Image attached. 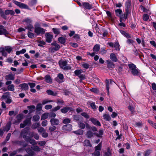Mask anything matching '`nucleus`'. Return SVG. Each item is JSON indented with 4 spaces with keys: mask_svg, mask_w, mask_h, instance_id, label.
Wrapping results in <instances>:
<instances>
[{
    "mask_svg": "<svg viewBox=\"0 0 156 156\" xmlns=\"http://www.w3.org/2000/svg\"><path fill=\"white\" fill-rule=\"evenodd\" d=\"M46 41L48 43H50L53 37V36L49 33H46L45 34Z\"/></svg>",
    "mask_w": 156,
    "mask_h": 156,
    "instance_id": "nucleus-16",
    "label": "nucleus"
},
{
    "mask_svg": "<svg viewBox=\"0 0 156 156\" xmlns=\"http://www.w3.org/2000/svg\"><path fill=\"white\" fill-rule=\"evenodd\" d=\"M106 52V51L105 50V48H102L100 51V53L102 55H103L105 54Z\"/></svg>",
    "mask_w": 156,
    "mask_h": 156,
    "instance_id": "nucleus-55",
    "label": "nucleus"
},
{
    "mask_svg": "<svg viewBox=\"0 0 156 156\" xmlns=\"http://www.w3.org/2000/svg\"><path fill=\"white\" fill-rule=\"evenodd\" d=\"M7 88L9 90L13 91L14 90V86L13 84H10L8 86Z\"/></svg>",
    "mask_w": 156,
    "mask_h": 156,
    "instance_id": "nucleus-39",
    "label": "nucleus"
},
{
    "mask_svg": "<svg viewBox=\"0 0 156 156\" xmlns=\"http://www.w3.org/2000/svg\"><path fill=\"white\" fill-rule=\"evenodd\" d=\"M83 72L82 70L77 69L74 72L75 74L78 76L80 75L81 73Z\"/></svg>",
    "mask_w": 156,
    "mask_h": 156,
    "instance_id": "nucleus-42",
    "label": "nucleus"
},
{
    "mask_svg": "<svg viewBox=\"0 0 156 156\" xmlns=\"http://www.w3.org/2000/svg\"><path fill=\"white\" fill-rule=\"evenodd\" d=\"M19 86L21 87L23 90H26L28 89V86L26 83H23L20 84Z\"/></svg>",
    "mask_w": 156,
    "mask_h": 156,
    "instance_id": "nucleus-26",
    "label": "nucleus"
},
{
    "mask_svg": "<svg viewBox=\"0 0 156 156\" xmlns=\"http://www.w3.org/2000/svg\"><path fill=\"white\" fill-rule=\"evenodd\" d=\"M64 78L63 75L61 73H59L55 79L58 82L61 83L64 81Z\"/></svg>",
    "mask_w": 156,
    "mask_h": 156,
    "instance_id": "nucleus-12",
    "label": "nucleus"
},
{
    "mask_svg": "<svg viewBox=\"0 0 156 156\" xmlns=\"http://www.w3.org/2000/svg\"><path fill=\"white\" fill-rule=\"evenodd\" d=\"M32 149L37 152H39L40 150V149L37 146H34L32 147Z\"/></svg>",
    "mask_w": 156,
    "mask_h": 156,
    "instance_id": "nucleus-52",
    "label": "nucleus"
},
{
    "mask_svg": "<svg viewBox=\"0 0 156 156\" xmlns=\"http://www.w3.org/2000/svg\"><path fill=\"white\" fill-rule=\"evenodd\" d=\"M27 28L30 31H32L34 29V27L31 24H29L27 26Z\"/></svg>",
    "mask_w": 156,
    "mask_h": 156,
    "instance_id": "nucleus-50",
    "label": "nucleus"
},
{
    "mask_svg": "<svg viewBox=\"0 0 156 156\" xmlns=\"http://www.w3.org/2000/svg\"><path fill=\"white\" fill-rule=\"evenodd\" d=\"M70 122V120L68 118H66L64 119L63 121V122L64 123H68Z\"/></svg>",
    "mask_w": 156,
    "mask_h": 156,
    "instance_id": "nucleus-61",
    "label": "nucleus"
},
{
    "mask_svg": "<svg viewBox=\"0 0 156 156\" xmlns=\"http://www.w3.org/2000/svg\"><path fill=\"white\" fill-rule=\"evenodd\" d=\"M12 48L10 46H6L0 48V51L2 52V55L4 56H6L7 53L5 52L7 51L10 53L12 51Z\"/></svg>",
    "mask_w": 156,
    "mask_h": 156,
    "instance_id": "nucleus-7",
    "label": "nucleus"
},
{
    "mask_svg": "<svg viewBox=\"0 0 156 156\" xmlns=\"http://www.w3.org/2000/svg\"><path fill=\"white\" fill-rule=\"evenodd\" d=\"M107 64V66L109 68H113L114 67V63L112 62L110 60H107L106 61Z\"/></svg>",
    "mask_w": 156,
    "mask_h": 156,
    "instance_id": "nucleus-23",
    "label": "nucleus"
},
{
    "mask_svg": "<svg viewBox=\"0 0 156 156\" xmlns=\"http://www.w3.org/2000/svg\"><path fill=\"white\" fill-rule=\"evenodd\" d=\"M90 91L94 93H98V90L96 88H93L90 89Z\"/></svg>",
    "mask_w": 156,
    "mask_h": 156,
    "instance_id": "nucleus-63",
    "label": "nucleus"
},
{
    "mask_svg": "<svg viewBox=\"0 0 156 156\" xmlns=\"http://www.w3.org/2000/svg\"><path fill=\"white\" fill-rule=\"evenodd\" d=\"M46 92L49 95L55 96L57 94V93L56 92H54L50 90H47Z\"/></svg>",
    "mask_w": 156,
    "mask_h": 156,
    "instance_id": "nucleus-28",
    "label": "nucleus"
},
{
    "mask_svg": "<svg viewBox=\"0 0 156 156\" xmlns=\"http://www.w3.org/2000/svg\"><path fill=\"white\" fill-rule=\"evenodd\" d=\"M26 152L30 155L33 156L34 154V152L30 148L26 149Z\"/></svg>",
    "mask_w": 156,
    "mask_h": 156,
    "instance_id": "nucleus-38",
    "label": "nucleus"
},
{
    "mask_svg": "<svg viewBox=\"0 0 156 156\" xmlns=\"http://www.w3.org/2000/svg\"><path fill=\"white\" fill-rule=\"evenodd\" d=\"M83 130L81 129H79L76 131H74L73 132L74 133L76 134L81 135L83 134Z\"/></svg>",
    "mask_w": 156,
    "mask_h": 156,
    "instance_id": "nucleus-31",
    "label": "nucleus"
},
{
    "mask_svg": "<svg viewBox=\"0 0 156 156\" xmlns=\"http://www.w3.org/2000/svg\"><path fill=\"white\" fill-rule=\"evenodd\" d=\"M114 47L115 48L116 50H119V45L118 42H116L115 43Z\"/></svg>",
    "mask_w": 156,
    "mask_h": 156,
    "instance_id": "nucleus-46",
    "label": "nucleus"
},
{
    "mask_svg": "<svg viewBox=\"0 0 156 156\" xmlns=\"http://www.w3.org/2000/svg\"><path fill=\"white\" fill-rule=\"evenodd\" d=\"M45 30L42 28L39 27V25L38 23L36 24L34 26V32L37 35L43 34L45 32Z\"/></svg>",
    "mask_w": 156,
    "mask_h": 156,
    "instance_id": "nucleus-5",
    "label": "nucleus"
},
{
    "mask_svg": "<svg viewBox=\"0 0 156 156\" xmlns=\"http://www.w3.org/2000/svg\"><path fill=\"white\" fill-rule=\"evenodd\" d=\"M38 43H39L38 45L41 47L43 46V45H44L46 44L45 42L44 41H39Z\"/></svg>",
    "mask_w": 156,
    "mask_h": 156,
    "instance_id": "nucleus-49",
    "label": "nucleus"
},
{
    "mask_svg": "<svg viewBox=\"0 0 156 156\" xmlns=\"http://www.w3.org/2000/svg\"><path fill=\"white\" fill-rule=\"evenodd\" d=\"M26 50L25 49H23L21 50L20 51H17L16 52L17 55H19L21 54H23L26 52Z\"/></svg>",
    "mask_w": 156,
    "mask_h": 156,
    "instance_id": "nucleus-43",
    "label": "nucleus"
},
{
    "mask_svg": "<svg viewBox=\"0 0 156 156\" xmlns=\"http://www.w3.org/2000/svg\"><path fill=\"white\" fill-rule=\"evenodd\" d=\"M28 36L29 37L32 38L34 36V34L30 32H28L27 33Z\"/></svg>",
    "mask_w": 156,
    "mask_h": 156,
    "instance_id": "nucleus-57",
    "label": "nucleus"
},
{
    "mask_svg": "<svg viewBox=\"0 0 156 156\" xmlns=\"http://www.w3.org/2000/svg\"><path fill=\"white\" fill-rule=\"evenodd\" d=\"M104 156H111V153L109 149L108 150L107 152L105 153Z\"/></svg>",
    "mask_w": 156,
    "mask_h": 156,
    "instance_id": "nucleus-62",
    "label": "nucleus"
},
{
    "mask_svg": "<svg viewBox=\"0 0 156 156\" xmlns=\"http://www.w3.org/2000/svg\"><path fill=\"white\" fill-rule=\"evenodd\" d=\"M90 106L93 109V111H95L97 108V106L95 105L94 102H93L91 103L90 104Z\"/></svg>",
    "mask_w": 156,
    "mask_h": 156,
    "instance_id": "nucleus-41",
    "label": "nucleus"
},
{
    "mask_svg": "<svg viewBox=\"0 0 156 156\" xmlns=\"http://www.w3.org/2000/svg\"><path fill=\"white\" fill-rule=\"evenodd\" d=\"M115 15L116 16L120 17V20H122V19H125L126 20L127 19V17L128 16H127L126 17H124V14H122V12L121 9H117L115 10Z\"/></svg>",
    "mask_w": 156,
    "mask_h": 156,
    "instance_id": "nucleus-8",
    "label": "nucleus"
},
{
    "mask_svg": "<svg viewBox=\"0 0 156 156\" xmlns=\"http://www.w3.org/2000/svg\"><path fill=\"white\" fill-rule=\"evenodd\" d=\"M93 156H100V153L99 151H95V152L92 154Z\"/></svg>",
    "mask_w": 156,
    "mask_h": 156,
    "instance_id": "nucleus-53",
    "label": "nucleus"
},
{
    "mask_svg": "<svg viewBox=\"0 0 156 156\" xmlns=\"http://www.w3.org/2000/svg\"><path fill=\"white\" fill-rule=\"evenodd\" d=\"M100 49V45L96 44L94 46L93 50L94 52H98L99 51Z\"/></svg>",
    "mask_w": 156,
    "mask_h": 156,
    "instance_id": "nucleus-29",
    "label": "nucleus"
},
{
    "mask_svg": "<svg viewBox=\"0 0 156 156\" xmlns=\"http://www.w3.org/2000/svg\"><path fill=\"white\" fill-rule=\"evenodd\" d=\"M94 134H95L94 133H93L91 131L89 130L87 132L86 135L88 138H91Z\"/></svg>",
    "mask_w": 156,
    "mask_h": 156,
    "instance_id": "nucleus-33",
    "label": "nucleus"
},
{
    "mask_svg": "<svg viewBox=\"0 0 156 156\" xmlns=\"http://www.w3.org/2000/svg\"><path fill=\"white\" fill-rule=\"evenodd\" d=\"M40 119L39 116L38 115H35L33 116V119L34 121H38Z\"/></svg>",
    "mask_w": 156,
    "mask_h": 156,
    "instance_id": "nucleus-58",
    "label": "nucleus"
},
{
    "mask_svg": "<svg viewBox=\"0 0 156 156\" xmlns=\"http://www.w3.org/2000/svg\"><path fill=\"white\" fill-rule=\"evenodd\" d=\"M131 5V2L130 0H127L125 3V13L124 15V17H126L127 16H129L131 14L130 6Z\"/></svg>",
    "mask_w": 156,
    "mask_h": 156,
    "instance_id": "nucleus-2",
    "label": "nucleus"
},
{
    "mask_svg": "<svg viewBox=\"0 0 156 156\" xmlns=\"http://www.w3.org/2000/svg\"><path fill=\"white\" fill-rule=\"evenodd\" d=\"M45 81L49 83H50L52 82V79L49 75H46L44 77Z\"/></svg>",
    "mask_w": 156,
    "mask_h": 156,
    "instance_id": "nucleus-32",
    "label": "nucleus"
},
{
    "mask_svg": "<svg viewBox=\"0 0 156 156\" xmlns=\"http://www.w3.org/2000/svg\"><path fill=\"white\" fill-rule=\"evenodd\" d=\"M49 115V113H45L42 115L41 117V120H44L46 119Z\"/></svg>",
    "mask_w": 156,
    "mask_h": 156,
    "instance_id": "nucleus-40",
    "label": "nucleus"
},
{
    "mask_svg": "<svg viewBox=\"0 0 156 156\" xmlns=\"http://www.w3.org/2000/svg\"><path fill=\"white\" fill-rule=\"evenodd\" d=\"M148 122L151 124L152 126H153L154 128L156 129V123L154 122H153L151 120H148Z\"/></svg>",
    "mask_w": 156,
    "mask_h": 156,
    "instance_id": "nucleus-48",
    "label": "nucleus"
},
{
    "mask_svg": "<svg viewBox=\"0 0 156 156\" xmlns=\"http://www.w3.org/2000/svg\"><path fill=\"white\" fill-rule=\"evenodd\" d=\"M82 6L85 9L88 10H90L93 8V5L87 2H83L82 3Z\"/></svg>",
    "mask_w": 156,
    "mask_h": 156,
    "instance_id": "nucleus-11",
    "label": "nucleus"
},
{
    "mask_svg": "<svg viewBox=\"0 0 156 156\" xmlns=\"http://www.w3.org/2000/svg\"><path fill=\"white\" fill-rule=\"evenodd\" d=\"M129 68L131 70V73L134 76H138L140 74V70L137 68L134 64L129 65Z\"/></svg>",
    "mask_w": 156,
    "mask_h": 156,
    "instance_id": "nucleus-4",
    "label": "nucleus"
},
{
    "mask_svg": "<svg viewBox=\"0 0 156 156\" xmlns=\"http://www.w3.org/2000/svg\"><path fill=\"white\" fill-rule=\"evenodd\" d=\"M29 135L31 137L34 136V138L36 140H38L39 138V136L38 134L36 133L34 135V132L30 133Z\"/></svg>",
    "mask_w": 156,
    "mask_h": 156,
    "instance_id": "nucleus-30",
    "label": "nucleus"
},
{
    "mask_svg": "<svg viewBox=\"0 0 156 156\" xmlns=\"http://www.w3.org/2000/svg\"><path fill=\"white\" fill-rule=\"evenodd\" d=\"M59 64L60 67L64 70H69L71 69V67L67 65L66 61H60Z\"/></svg>",
    "mask_w": 156,
    "mask_h": 156,
    "instance_id": "nucleus-6",
    "label": "nucleus"
},
{
    "mask_svg": "<svg viewBox=\"0 0 156 156\" xmlns=\"http://www.w3.org/2000/svg\"><path fill=\"white\" fill-rule=\"evenodd\" d=\"M60 45L56 41L53 42L51 44V47L49 50L51 51L54 52L58 50L60 48Z\"/></svg>",
    "mask_w": 156,
    "mask_h": 156,
    "instance_id": "nucleus-9",
    "label": "nucleus"
},
{
    "mask_svg": "<svg viewBox=\"0 0 156 156\" xmlns=\"http://www.w3.org/2000/svg\"><path fill=\"white\" fill-rule=\"evenodd\" d=\"M15 14L14 12L12 10H6L4 12L2 9L0 8V15L4 19H6V15L10 14L11 16Z\"/></svg>",
    "mask_w": 156,
    "mask_h": 156,
    "instance_id": "nucleus-3",
    "label": "nucleus"
},
{
    "mask_svg": "<svg viewBox=\"0 0 156 156\" xmlns=\"http://www.w3.org/2000/svg\"><path fill=\"white\" fill-rule=\"evenodd\" d=\"M14 3L21 9H29L28 6L24 3L18 2L16 1H14Z\"/></svg>",
    "mask_w": 156,
    "mask_h": 156,
    "instance_id": "nucleus-10",
    "label": "nucleus"
},
{
    "mask_svg": "<svg viewBox=\"0 0 156 156\" xmlns=\"http://www.w3.org/2000/svg\"><path fill=\"white\" fill-rule=\"evenodd\" d=\"M50 122L52 125H57L59 124V120L56 119H51L50 120Z\"/></svg>",
    "mask_w": 156,
    "mask_h": 156,
    "instance_id": "nucleus-18",
    "label": "nucleus"
},
{
    "mask_svg": "<svg viewBox=\"0 0 156 156\" xmlns=\"http://www.w3.org/2000/svg\"><path fill=\"white\" fill-rule=\"evenodd\" d=\"M42 104H41V103H39L37 104V110H41V109L42 108Z\"/></svg>",
    "mask_w": 156,
    "mask_h": 156,
    "instance_id": "nucleus-60",
    "label": "nucleus"
},
{
    "mask_svg": "<svg viewBox=\"0 0 156 156\" xmlns=\"http://www.w3.org/2000/svg\"><path fill=\"white\" fill-rule=\"evenodd\" d=\"M78 124L79 127L81 129H84L86 127L85 124L82 122H79Z\"/></svg>",
    "mask_w": 156,
    "mask_h": 156,
    "instance_id": "nucleus-34",
    "label": "nucleus"
},
{
    "mask_svg": "<svg viewBox=\"0 0 156 156\" xmlns=\"http://www.w3.org/2000/svg\"><path fill=\"white\" fill-rule=\"evenodd\" d=\"M58 41L61 44H63L65 43L66 39L65 38L62 37H60L58 39Z\"/></svg>",
    "mask_w": 156,
    "mask_h": 156,
    "instance_id": "nucleus-37",
    "label": "nucleus"
},
{
    "mask_svg": "<svg viewBox=\"0 0 156 156\" xmlns=\"http://www.w3.org/2000/svg\"><path fill=\"white\" fill-rule=\"evenodd\" d=\"M81 115L86 119H88L89 117V115L85 112H83L81 113Z\"/></svg>",
    "mask_w": 156,
    "mask_h": 156,
    "instance_id": "nucleus-54",
    "label": "nucleus"
},
{
    "mask_svg": "<svg viewBox=\"0 0 156 156\" xmlns=\"http://www.w3.org/2000/svg\"><path fill=\"white\" fill-rule=\"evenodd\" d=\"M30 124V119H28L24 121L23 123L20 124V128H23L26 125H29Z\"/></svg>",
    "mask_w": 156,
    "mask_h": 156,
    "instance_id": "nucleus-15",
    "label": "nucleus"
},
{
    "mask_svg": "<svg viewBox=\"0 0 156 156\" xmlns=\"http://www.w3.org/2000/svg\"><path fill=\"white\" fill-rule=\"evenodd\" d=\"M52 30L55 34L58 35L60 33V30L58 29L54 28L52 29Z\"/></svg>",
    "mask_w": 156,
    "mask_h": 156,
    "instance_id": "nucleus-44",
    "label": "nucleus"
},
{
    "mask_svg": "<svg viewBox=\"0 0 156 156\" xmlns=\"http://www.w3.org/2000/svg\"><path fill=\"white\" fill-rule=\"evenodd\" d=\"M101 144L100 143L98 145L95 147V150H101Z\"/></svg>",
    "mask_w": 156,
    "mask_h": 156,
    "instance_id": "nucleus-56",
    "label": "nucleus"
},
{
    "mask_svg": "<svg viewBox=\"0 0 156 156\" xmlns=\"http://www.w3.org/2000/svg\"><path fill=\"white\" fill-rule=\"evenodd\" d=\"M106 89L107 91V94L108 95H109V86L113 84L114 82L111 80H106Z\"/></svg>",
    "mask_w": 156,
    "mask_h": 156,
    "instance_id": "nucleus-13",
    "label": "nucleus"
},
{
    "mask_svg": "<svg viewBox=\"0 0 156 156\" xmlns=\"http://www.w3.org/2000/svg\"><path fill=\"white\" fill-rule=\"evenodd\" d=\"M11 126V123H8L5 127L4 128V131H6L7 132L8 131L10 128Z\"/></svg>",
    "mask_w": 156,
    "mask_h": 156,
    "instance_id": "nucleus-36",
    "label": "nucleus"
},
{
    "mask_svg": "<svg viewBox=\"0 0 156 156\" xmlns=\"http://www.w3.org/2000/svg\"><path fill=\"white\" fill-rule=\"evenodd\" d=\"M106 12L107 15L110 18H112V13L108 11H106Z\"/></svg>",
    "mask_w": 156,
    "mask_h": 156,
    "instance_id": "nucleus-59",
    "label": "nucleus"
},
{
    "mask_svg": "<svg viewBox=\"0 0 156 156\" xmlns=\"http://www.w3.org/2000/svg\"><path fill=\"white\" fill-rule=\"evenodd\" d=\"M37 130L38 132L39 133H41L42 132L44 131V129L42 127L38 128L37 129Z\"/></svg>",
    "mask_w": 156,
    "mask_h": 156,
    "instance_id": "nucleus-64",
    "label": "nucleus"
},
{
    "mask_svg": "<svg viewBox=\"0 0 156 156\" xmlns=\"http://www.w3.org/2000/svg\"><path fill=\"white\" fill-rule=\"evenodd\" d=\"M84 144L86 146H91L89 140H86L84 141Z\"/></svg>",
    "mask_w": 156,
    "mask_h": 156,
    "instance_id": "nucleus-47",
    "label": "nucleus"
},
{
    "mask_svg": "<svg viewBox=\"0 0 156 156\" xmlns=\"http://www.w3.org/2000/svg\"><path fill=\"white\" fill-rule=\"evenodd\" d=\"M8 34V32L5 28L4 27L0 25V35H4L6 36Z\"/></svg>",
    "mask_w": 156,
    "mask_h": 156,
    "instance_id": "nucleus-14",
    "label": "nucleus"
},
{
    "mask_svg": "<svg viewBox=\"0 0 156 156\" xmlns=\"http://www.w3.org/2000/svg\"><path fill=\"white\" fill-rule=\"evenodd\" d=\"M52 102L53 101L52 100H49L48 99L44 100L42 101V105H44L48 103Z\"/></svg>",
    "mask_w": 156,
    "mask_h": 156,
    "instance_id": "nucleus-51",
    "label": "nucleus"
},
{
    "mask_svg": "<svg viewBox=\"0 0 156 156\" xmlns=\"http://www.w3.org/2000/svg\"><path fill=\"white\" fill-rule=\"evenodd\" d=\"M90 121L94 125L98 126H101V124L100 122L96 119L93 118L90 119Z\"/></svg>",
    "mask_w": 156,
    "mask_h": 156,
    "instance_id": "nucleus-17",
    "label": "nucleus"
},
{
    "mask_svg": "<svg viewBox=\"0 0 156 156\" xmlns=\"http://www.w3.org/2000/svg\"><path fill=\"white\" fill-rule=\"evenodd\" d=\"M69 110L70 111L71 110L69 107H68L63 108L61 109V112L63 113H65L67 112Z\"/></svg>",
    "mask_w": 156,
    "mask_h": 156,
    "instance_id": "nucleus-25",
    "label": "nucleus"
},
{
    "mask_svg": "<svg viewBox=\"0 0 156 156\" xmlns=\"http://www.w3.org/2000/svg\"><path fill=\"white\" fill-rule=\"evenodd\" d=\"M5 78L6 80H14L15 75L12 74H10L7 75L5 76Z\"/></svg>",
    "mask_w": 156,
    "mask_h": 156,
    "instance_id": "nucleus-19",
    "label": "nucleus"
},
{
    "mask_svg": "<svg viewBox=\"0 0 156 156\" xmlns=\"http://www.w3.org/2000/svg\"><path fill=\"white\" fill-rule=\"evenodd\" d=\"M40 126V124L39 123H37L34 124L32 126V128L34 129H35L38 127H39Z\"/></svg>",
    "mask_w": 156,
    "mask_h": 156,
    "instance_id": "nucleus-45",
    "label": "nucleus"
},
{
    "mask_svg": "<svg viewBox=\"0 0 156 156\" xmlns=\"http://www.w3.org/2000/svg\"><path fill=\"white\" fill-rule=\"evenodd\" d=\"M72 129V126L70 124H67L64 126L62 127V129L65 130L70 131Z\"/></svg>",
    "mask_w": 156,
    "mask_h": 156,
    "instance_id": "nucleus-20",
    "label": "nucleus"
},
{
    "mask_svg": "<svg viewBox=\"0 0 156 156\" xmlns=\"http://www.w3.org/2000/svg\"><path fill=\"white\" fill-rule=\"evenodd\" d=\"M103 119L105 120L109 121L111 119V118L110 115L108 114H105L103 115Z\"/></svg>",
    "mask_w": 156,
    "mask_h": 156,
    "instance_id": "nucleus-24",
    "label": "nucleus"
},
{
    "mask_svg": "<svg viewBox=\"0 0 156 156\" xmlns=\"http://www.w3.org/2000/svg\"><path fill=\"white\" fill-rule=\"evenodd\" d=\"M28 130V128H26L23 129L21 133V136H23L26 140L29 141L31 144L34 145L36 144L35 141L34 139H30V137L25 135L27 134Z\"/></svg>",
    "mask_w": 156,
    "mask_h": 156,
    "instance_id": "nucleus-1",
    "label": "nucleus"
},
{
    "mask_svg": "<svg viewBox=\"0 0 156 156\" xmlns=\"http://www.w3.org/2000/svg\"><path fill=\"white\" fill-rule=\"evenodd\" d=\"M110 59L113 61L117 62L118 61V59L115 55L114 53H111L110 56Z\"/></svg>",
    "mask_w": 156,
    "mask_h": 156,
    "instance_id": "nucleus-22",
    "label": "nucleus"
},
{
    "mask_svg": "<svg viewBox=\"0 0 156 156\" xmlns=\"http://www.w3.org/2000/svg\"><path fill=\"white\" fill-rule=\"evenodd\" d=\"M94 134L97 137H101L103 134V130L101 129L99 130L98 133H94Z\"/></svg>",
    "mask_w": 156,
    "mask_h": 156,
    "instance_id": "nucleus-27",
    "label": "nucleus"
},
{
    "mask_svg": "<svg viewBox=\"0 0 156 156\" xmlns=\"http://www.w3.org/2000/svg\"><path fill=\"white\" fill-rule=\"evenodd\" d=\"M37 2V0H31L29 2L28 4L29 6L31 7L36 5Z\"/></svg>",
    "mask_w": 156,
    "mask_h": 156,
    "instance_id": "nucleus-35",
    "label": "nucleus"
},
{
    "mask_svg": "<svg viewBox=\"0 0 156 156\" xmlns=\"http://www.w3.org/2000/svg\"><path fill=\"white\" fill-rule=\"evenodd\" d=\"M23 115L22 114L18 115L16 116L17 120L16 121L15 123H19L23 118Z\"/></svg>",
    "mask_w": 156,
    "mask_h": 156,
    "instance_id": "nucleus-21",
    "label": "nucleus"
}]
</instances>
